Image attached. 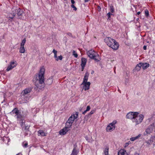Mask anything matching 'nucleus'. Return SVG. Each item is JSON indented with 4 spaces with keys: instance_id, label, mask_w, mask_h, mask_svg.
Listing matches in <instances>:
<instances>
[{
    "instance_id": "34",
    "label": "nucleus",
    "mask_w": 155,
    "mask_h": 155,
    "mask_svg": "<svg viewBox=\"0 0 155 155\" xmlns=\"http://www.w3.org/2000/svg\"><path fill=\"white\" fill-rule=\"evenodd\" d=\"M112 15V14L110 12H109L107 14V16L108 17V18H110V16Z\"/></svg>"
},
{
    "instance_id": "52",
    "label": "nucleus",
    "mask_w": 155,
    "mask_h": 155,
    "mask_svg": "<svg viewBox=\"0 0 155 155\" xmlns=\"http://www.w3.org/2000/svg\"><path fill=\"white\" fill-rule=\"evenodd\" d=\"M16 155H22L21 153H19L18 154H17Z\"/></svg>"
},
{
    "instance_id": "24",
    "label": "nucleus",
    "mask_w": 155,
    "mask_h": 155,
    "mask_svg": "<svg viewBox=\"0 0 155 155\" xmlns=\"http://www.w3.org/2000/svg\"><path fill=\"white\" fill-rule=\"evenodd\" d=\"M109 148H106L104 150V153L105 155H107L108 154Z\"/></svg>"
},
{
    "instance_id": "6",
    "label": "nucleus",
    "mask_w": 155,
    "mask_h": 155,
    "mask_svg": "<svg viewBox=\"0 0 155 155\" xmlns=\"http://www.w3.org/2000/svg\"><path fill=\"white\" fill-rule=\"evenodd\" d=\"M78 116V113L77 112L75 114L71 115L67 120L65 124V126L70 128H71L74 120L77 118Z\"/></svg>"
},
{
    "instance_id": "40",
    "label": "nucleus",
    "mask_w": 155,
    "mask_h": 155,
    "mask_svg": "<svg viewBox=\"0 0 155 155\" xmlns=\"http://www.w3.org/2000/svg\"><path fill=\"white\" fill-rule=\"evenodd\" d=\"M67 35H68L69 36L72 37H73L71 33H67Z\"/></svg>"
},
{
    "instance_id": "17",
    "label": "nucleus",
    "mask_w": 155,
    "mask_h": 155,
    "mask_svg": "<svg viewBox=\"0 0 155 155\" xmlns=\"http://www.w3.org/2000/svg\"><path fill=\"white\" fill-rule=\"evenodd\" d=\"M52 52L54 54V57L55 58V60H56V61H58V57L57 56V51L55 50L54 49H53Z\"/></svg>"
},
{
    "instance_id": "14",
    "label": "nucleus",
    "mask_w": 155,
    "mask_h": 155,
    "mask_svg": "<svg viewBox=\"0 0 155 155\" xmlns=\"http://www.w3.org/2000/svg\"><path fill=\"white\" fill-rule=\"evenodd\" d=\"M126 151L125 150L121 149L118 152V155H126Z\"/></svg>"
},
{
    "instance_id": "9",
    "label": "nucleus",
    "mask_w": 155,
    "mask_h": 155,
    "mask_svg": "<svg viewBox=\"0 0 155 155\" xmlns=\"http://www.w3.org/2000/svg\"><path fill=\"white\" fill-rule=\"evenodd\" d=\"M153 127L152 125L149 126L146 129L145 132L144 133V135H147L152 133L153 130Z\"/></svg>"
},
{
    "instance_id": "27",
    "label": "nucleus",
    "mask_w": 155,
    "mask_h": 155,
    "mask_svg": "<svg viewBox=\"0 0 155 155\" xmlns=\"http://www.w3.org/2000/svg\"><path fill=\"white\" fill-rule=\"evenodd\" d=\"M26 42V39L25 38H24V39L22 40L21 44V47H24L25 44Z\"/></svg>"
},
{
    "instance_id": "36",
    "label": "nucleus",
    "mask_w": 155,
    "mask_h": 155,
    "mask_svg": "<svg viewBox=\"0 0 155 155\" xmlns=\"http://www.w3.org/2000/svg\"><path fill=\"white\" fill-rule=\"evenodd\" d=\"M95 111L94 110H92L88 114V115H91L94 113Z\"/></svg>"
},
{
    "instance_id": "25",
    "label": "nucleus",
    "mask_w": 155,
    "mask_h": 155,
    "mask_svg": "<svg viewBox=\"0 0 155 155\" xmlns=\"http://www.w3.org/2000/svg\"><path fill=\"white\" fill-rule=\"evenodd\" d=\"M77 152L75 148H74L72 152L71 155H77Z\"/></svg>"
},
{
    "instance_id": "21",
    "label": "nucleus",
    "mask_w": 155,
    "mask_h": 155,
    "mask_svg": "<svg viewBox=\"0 0 155 155\" xmlns=\"http://www.w3.org/2000/svg\"><path fill=\"white\" fill-rule=\"evenodd\" d=\"M149 64L147 63H143V69H145L149 67Z\"/></svg>"
},
{
    "instance_id": "49",
    "label": "nucleus",
    "mask_w": 155,
    "mask_h": 155,
    "mask_svg": "<svg viewBox=\"0 0 155 155\" xmlns=\"http://www.w3.org/2000/svg\"><path fill=\"white\" fill-rule=\"evenodd\" d=\"M128 145H129V143H126L125 146H127Z\"/></svg>"
},
{
    "instance_id": "39",
    "label": "nucleus",
    "mask_w": 155,
    "mask_h": 155,
    "mask_svg": "<svg viewBox=\"0 0 155 155\" xmlns=\"http://www.w3.org/2000/svg\"><path fill=\"white\" fill-rule=\"evenodd\" d=\"M90 106H88L87 107V109H86V111H88L90 110Z\"/></svg>"
},
{
    "instance_id": "8",
    "label": "nucleus",
    "mask_w": 155,
    "mask_h": 155,
    "mask_svg": "<svg viewBox=\"0 0 155 155\" xmlns=\"http://www.w3.org/2000/svg\"><path fill=\"white\" fill-rule=\"evenodd\" d=\"M19 10V8L15 6L13 7L12 9V12L13 13L12 16H10L11 18L13 20L15 16L17 14L18 10Z\"/></svg>"
},
{
    "instance_id": "20",
    "label": "nucleus",
    "mask_w": 155,
    "mask_h": 155,
    "mask_svg": "<svg viewBox=\"0 0 155 155\" xmlns=\"http://www.w3.org/2000/svg\"><path fill=\"white\" fill-rule=\"evenodd\" d=\"M143 63H140L136 65V68L137 69V67H139V68L137 69V71L140 70V68L143 66Z\"/></svg>"
},
{
    "instance_id": "46",
    "label": "nucleus",
    "mask_w": 155,
    "mask_h": 155,
    "mask_svg": "<svg viewBox=\"0 0 155 155\" xmlns=\"http://www.w3.org/2000/svg\"><path fill=\"white\" fill-rule=\"evenodd\" d=\"M134 155H140L139 154L137 153H134Z\"/></svg>"
},
{
    "instance_id": "16",
    "label": "nucleus",
    "mask_w": 155,
    "mask_h": 155,
    "mask_svg": "<svg viewBox=\"0 0 155 155\" xmlns=\"http://www.w3.org/2000/svg\"><path fill=\"white\" fill-rule=\"evenodd\" d=\"M141 134H139L138 136L136 137H133L131 138L130 139V140L132 141H134L135 140L139 139V138H140L141 137Z\"/></svg>"
},
{
    "instance_id": "10",
    "label": "nucleus",
    "mask_w": 155,
    "mask_h": 155,
    "mask_svg": "<svg viewBox=\"0 0 155 155\" xmlns=\"http://www.w3.org/2000/svg\"><path fill=\"white\" fill-rule=\"evenodd\" d=\"M70 130V128L65 126V127L61 130L59 132V134L61 135L66 134L67 132Z\"/></svg>"
},
{
    "instance_id": "48",
    "label": "nucleus",
    "mask_w": 155,
    "mask_h": 155,
    "mask_svg": "<svg viewBox=\"0 0 155 155\" xmlns=\"http://www.w3.org/2000/svg\"><path fill=\"white\" fill-rule=\"evenodd\" d=\"M140 13V12H137V14L138 15H139Z\"/></svg>"
},
{
    "instance_id": "41",
    "label": "nucleus",
    "mask_w": 155,
    "mask_h": 155,
    "mask_svg": "<svg viewBox=\"0 0 155 155\" xmlns=\"http://www.w3.org/2000/svg\"><path fill=\"white\" fill-rule=\"evenodd\" d=\"M58 60H61L62 59V57L61 55H60L58 56Z\"/></svg>"
},
{
    "instance_id": "32",
    "label": "nucleus",
    "mask_w": 155,
    "mask_h": 155,
    "mask_svg": "<svg viewBox=\"0 0 155 155\" xmlns=\"http://www.w3.org/2000/svg\"><path fill=\"white\" fill-rule=\"evenodd\" d=\"M145 15L147 17L149 16V13L148 10H146L145 11Z\"/></svg>"
},
{
    "instance_id": "15",
    "label": "nucleus",
    "mask_w": 155,
    "mask_h": 155,
    "mask_svg": "<svg viewBox=\"0 0 155 155\" xmlns=\"http://www.w3.org/2000/svg\"><path fill=\"white\" fill-rule=\"evenodd\" d=\"M89 75V74L88 73L86 72L85 73L84 78V80L82 82L83 83H86V82H87V81L88 79Z\"/></svg>"
},
{
    "instance_id": "28",
    "label": "nucleus",
    "mask_w": 155,
    "mask_h": 155,
    "mask_svg": "<svg viewBox=\"0 0 155 155\" xmlns=\"http://www.w3.org/2000/svg\"><path fill=\"white\" fill-rule=\"evenodd\" d=\"M110 12L112 13L114 12V8L113 5H111L110 6Z\"/></svg>"
},
{
    "instance_id": "37",
    "label": "nucleus",
    "mask_w": 155,
    "mask_h": 155,
    "mask_svg": "<svg viewBox=\"0 0 155 155\" xmlns=\"http://www.w3.org/2000/svg\"><path fill=\"white\" fill-rule=\"evenodd\" d=\"M152 143V142H150V140L146 141V143H147V144L148 145H149L150 144H151V143Z\"/></svg>"
},
{
    "instance_id": "53",
    "label": "nucleus",
    "mask_w": 155,
    "mask_h": 155,
    "mask_svg": "<svg viewBox=\"0 0 155 155\" xmlns=\"http://www.w3.org/2000/svg\"><path fill=\"white\" fill-rule=\"evenodd\" d=\"M138 68H139V67H137V68H136V70H137V69H138Z\"/></svg>"
},
{
    "instance_id": "23",
    "label": "nucleus",
    "mask_w": 155,
    "mask_h": 155,
    "mask_svg": "<svg viewBox=\"0 0 155 155\" xmlns=\"http://www.w3.org/2000/svg\"><path fill=\"white\" fill-rule=\"evenodd\" d=\"M38 133L40 135L42 136H45V133L42 130H39L38 131Z\"/></svg>"
},
{
    "instance_id": "29",
    "label": "nucleus",
    "mask_w": 155,
    "mask_h": 155,
    "mask_svg": "<svg viewBox=\"0 0 155 155\" xmlns=\"http://www.w3.org/2000/svg\"><path fill=\"white\" fill-rule=\"evenodd\" d=\"M155 136H152L150 139V142H153V141H155Z\"/></svg>"
},
{
    "instance_id": "51",
    "label": "nucleus",
    "mask_w": 155,
    "mask_h": 155,
    "mask_svg": "<svg viewBox=\"0 0 155 155\" xmlns=\"http://www.w3.org/2000/svg\"><path fill=\"white\" fill-rule=\"evenodd\" d=\"M28 126H26L25 127V129H28Z\"/></svg>"
},
{
    "instance_id": "43",
    "label": "nucleus",
    "mask_w": 155,
    "mask_h": 155,
    "mask_svg": "<svg viewBox=\"0 0 155 155\" xmlns=\"http://www.w3.org/2000/svg\"><path fill=\"white\" fill-rule=\"evenodd\" d=\"M71 2L72 5L75 3V2L74 0H71Z\"/></svg>"
},
{
    "instance_id": "35",
    "label": "nucleus",
    "mask_w": 155,
    "mask_h": 155,
    "mask_svg": "<svg viewBox=\"0 0 155 155\" xmlns=\"http://www.w3.org/2000/svg\"><path fill=\"white\" fill-rule=\"evenodd\" d=\"M71 7L74 8V10L76 11L77 10V8L73 5H71Z\"/></svg>"
},
{
    "instance_id": "42",
    "label": "nucleus",
    "mask_w": 155,
    "mask_h": 155,
    "mask_svg": "<svg viewBox=\"0 0 155 155\" xmlns=\"http://www.w3.org/2000/svg\"><path fill=\"white\" fill-rule=\"evenodd\" d=\"M97 9L99 11H100L101 10V8L100 7L98 6L97 7Z\"/></svg>"
},
{
    "instance_id": "50",
    "label": "nucleus",
    "mask_w": 155,
    "mask_h": 155,
    "mask_svg": "<svg viewBox=\"0 0 155 155\" xmlns=\"http://www.w3.org/2000/svg\"><path fill=\"white\" fill-rule=\"evenodd\" d=\"M118 91L120 93H121V91L120 90V89H118Z\"/></svg>"
},
{
    "instance_id": "12",
    "label": "nucleus",
    "mask_w": 155,
    "mask_h": 155,
    "mask_svg": "<svg viewBox=\"0 0 155 155\" xmlns=\"http://www.w3.org/2000/svg\"><path fill=\"white\" fill-rule=\"evenodd\" d=\"M81 66L82 71H83L84 68V67L86 65L87 60L86 59L84 58H82L81 59Z\"/></svg>"
},
{
    "instance_id": "47",
    "label": "nucleus",
    "mask_w": 155,
    "mask_h": 155,
    "mask_svg": "<svg viewBox=\"0 0 155 155\" xmlns=\"http://www.w3.org/2000/svg\"><path fill=\"white\" fill-rule=\"evenodd\" d=\"M90 0H84V2H88Z\"/></svg>"
},
{
    "instance_id": "11",
    "label": "nucleus",
    "mask_w": 155,
    "mask_h": 155,
    "mask_svg": "<svg viewBox=\"0 0 155 155\" xmlns=\"http://www.w3.org/2000/svg\"><path fill=\"white\" fill-rule=\"evenodd\" d=\"M90 84L91 83L90 82H86V83H82L81 85H83V89L84 91H86L89 90V89Z\"/></svg>"
},
{
    "instance_id": "26",
    "label": "nucleus",
    "mask_w": 155,
    "mask_h": 155,
    "mask_svg": "<svg viewBox=\"0 0 155 155\" xmlns=\"http://www.w3.org/2000/svg\"><path fill=\"white\" fill-rule=\"evenodd\" d=\"M47 82L48 84H51L53 82L52 78H49L47 80Z\"/></svg>"
},
{
    "instance_id": "13",
    "label": "nucleus",
    "mask_w": 155,
    "mask_h": 155,
    "mask_svg": "<svg viewBox=\"0 0 155 155\" xmlns=\"http://www.w3.org/2000/svg\"><path fill=\"white\" fill-rule=\"evenodd\" d=\"M31 88H27L23 90L22 91V93L24 96H25L28 93H29L31 92Z\"/></svg>"
},
{
    "instance_id": "30",
    "label": "nucleus",
    "mask_w": 155,
    "mask_h": 155,
    "mask_svg": "<svg viewBox=\"0 0 155 155\" xmlns=\"http://www.w3.org/2000/svg\"><path fill=\"white\" fill-rule=\"evenodd\" d=\"M72 54H73V55L75 57V58L78 57V54H77V53H76V52L74 50L73 51Z\"/></svg>"
},
{
    "instance_id": "5",
    "label": "nucleus",
    "mask_w": 155,
    "mask_h": 155,
    "mask_svg": "<svg viewBox=\"0 0 155 155\" xmlns=\"http://www.w3.org/2000/svg\"><path fill=\"white\" fill-rule=\"evenodd\" d=\"M88 56L91 58L94 59L96 61H99L98 54L93 50H91L87 52Z\"/></svg>"
},
{
    "instance_id": "44",
    "label": "nucleus",
    "mask_w": 155,
    "mask_h": 155,
    "mask_svg": "<svg viewBox=\"0 0 155 155\" xmlns=\"http://www.w3.org/2000/svg\"><path fill=\"white\" fill-rule=\"evenodd\" d=\"M143 49L144 50H146L147 49V46L146 45H144L143 46Z\"/></svg>"
},
{
    "instance_id": "2",
    "label": "nucleus",
    "mask_w": 155,
    "mask_h": 155,
    "mask_svg": "<svg viewBox=\"0 0 155 155\" xmlns=\"http://www.w3.org/2000/svg\"><path fill=\"white\" fill-rule=\"evenodd\" d=\"M139 113L138 112H130L127 113L126 115L127 118L130 119L133 122H135L137 125L140 124L142 121L144 116L143 114L138 115Z\"/></svg>"
},
{
    "instance_id": "3",
    "label": "nucleus",
    "mask_w": 155,
    "mask_h": 155,
    "mask_svg": "<svg viewBox=\"0 0 155 155\" xmlns=\"http://www.w3.org/2000/svg\"><path fill=\"white\" fill-rule=\"evenodd\" d=\"M10 114L16 117L17 119V120L20 121L19 123L21 125L22 127L24 125V122H23L24 120L23 117L21 114L20 110L17 108H14L10 112Z\"/></svg>"
},
{
    "instance_id": "18",
    "label": "nucleus",
    "mask_w": 155,
    "mask_h": 155,
    "mask_svg": "<svg viewBox=\"0 0 155 155\" xmlns=\"http://www.w3.org/2000/svg\"><path fill=\"white\" fill-rule=\"evenodd\" d=\"M23 11L19 8V10H18L17 14L19 18H20V16L23 13Z\"/></svg>"
},
{
    "instance_id": "19",
    "label": "nucleus",
    "mask_w": 155,
    "mask_h": 155,
    "mask_svg": "<svg viewBox=\"0 0 155 155\" xmlns=\"http://www.w3.org/2000/svg\"><path fill=\"white\" fill-rule=\"evenodd\" d=\"M14 64V63H10L8 67L6 69V71H9L15 67V65L14 66H12V64Z\"/></svg>"
},
{
    "instance_id": "22",
    "label": "nucleus",
    "mask_w": 155,
    "mask_h": 155,
    "mask_svg": "<svg viewBox=\"0 0 155 155\" xmlns=\"http://www.w3.org/2000/svg\"><path fill=\"white\" fill-rule=\"evenodd\" d=\"M25 49L24 47H21L19 49V52L20 53H24L25 52Z\"/></svg>"
},
{
    "instance_id": "31",
    "label": "nucleus",
    "mask_w": 155,
    "mask_h": 155,
    "mask_svg": "<svg viewBox=\"0 0 155 155\" xmlns=\"http://www.w3.org/2000/svg\"><path fill=\"white\" fill-rule=\"evenodd\" d=\"M13 15V13H12V12L11 13H10L8 15V19L9 20H10V19H11V21H12V20L11 19V18L10 17V16H12V15Z\"/></svg>"
},
{
    "instance_id": "4",
    "label": "nucleus",
    "mask_w": 155,
    "mask_h": 155,
    "mask_svg": "<svg viewBox=\"0 0 155 155\" xmlns=\"http://www.w3.org/2000/svg\"><path fill=\"white\" fill-rule=\"evenodd\" d=\"M105 42L109 47L114 50H117L119 47V45L114 39L110 37L106 38L104 40Z\"/></svg>"
},
{
    "instance_id": "7",
    "label": "nucleus",
    "mask_w": 155,
    "mask_h": 155,
    "mask_svg": "<svg viewBox=\"0 0 155 155\" xmlns=\"http://www.w3.org/2000/svg\"><path fill=\"white\" fill-rule=\"evenodd\" d=\"M116 122V121H114L108 125L106 128L107 131L111 132L114 130L115 129V124Z\"/></svg>"
},
{
    "instance_id": "38",
    "label": "nucleus",
    "mask_w": 155,
    "mask_h": 155,
    "mask_svg": "<svg viewBox=\"0 0 155 155\" xmlns=\"http://www.w3.org/2000/svg\"><path fill=\"white\" fill-rule=\"evenodd\" d=\"M23 145V147H27V146H28V144L27 143H24L22 144Z\"/></svg>"
},
{
    "instance_id": "45",
    "label": "nucleus",
    "mask_w": 155,
    "mask_h": 155,
    "mask_svg": "<svg viewBox=\"0 0 155 155\" xmlns=\"http://www.w3.org/2000/svg\"><path fill=\"white\" fill-rule=\"evenodd\" d=\"M87 112V111H86V110H85L82 113L83 114H84L86 113Z\"/></svg>"
},
{
    "instance_id": "1",
    "label": "nucleus",
    "mask_w": 155,
    "mask_h": 155,
    "mask_svg": "<svg viewBox=\"0 0 155 155\" xmlns=\"http://www.w3.org/2000/svg\"><path fill=\"white\" fill-rule=\"evenodd\" d=\"M45 69L43 67H41L38 74L36 75V81L35 85L37 87L41 89L44 87V74Z\"/></svg>"
},
{
    "instance_id": "33",
    "label": "nucleus",
    "mask_w": 155,
    "mask_h": 155,
    "mask_svg": "<svg viewBox=\"0 0 155 155\" xmlns=\"http://www.w3.org/2000/svg\"><path fill=\"white\" fill-rule=\"evenodd\" d=\"M14 63V64H12V66H14L15 65V67L17 65V63L16 62L11 61L10 63Z\"/></svg>"
}]
</instances>
